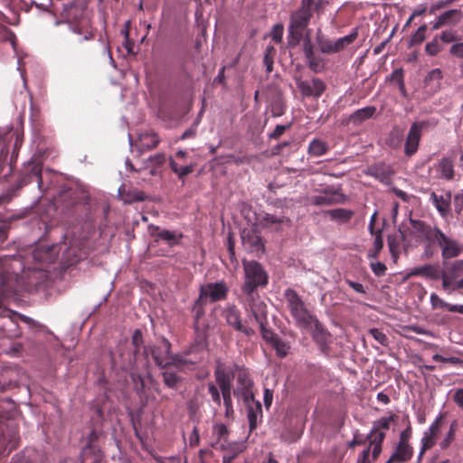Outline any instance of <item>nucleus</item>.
I'll use <instances>...</instances> for the list:
<instances>
[{"label": "nucleus", "instance_id": "1", "mask_svg": "<svg viewBox=\"0 0 463 463\" xmlns=\"http://www.w3.org/2000/svg\"><path fill=\"white\" fill-rule=\"evenodd\" d=\"M287 307L299 328H307L315 321V316L307 309L302 298L292 288H287L284 292Z\"/></svg>", "mask_w": 463, "mask_h": 463}, {"label": "nucleus", "instance_id": "2", "mask_svg": "<svg viewBox=\"0 0 463 463\" xmlns=\"http://www.w3.org/2000/svg\"><path fill=\"white\" fill-rule=\"evenodd\" d=\"M313 5L314 0H301L300 7L291 14L288 38L289 45L296 46L299 43L303 30L307 26L312 16L311 7Z\"/></svg>", "mask_w": 463, "mask_h": 463}, {"label": "nucleus", "instance_id": "3", "mask_svg": "<svg viewBox=\"0 0 463 463\" xmlns=\"http://www.w3.org/2000/svg\"><path fill=\"white\" fill-rule=\"evenodd\" d=\"M232 369H228L222 363L218 362L216 364L214 376L217 384L222 392L223 404L225 406V416L231 418L233 415V407L232 402Z\"/></svg>", "mask_w": 463, "mask_h": 463}, {"label": "nucleus", "instance_id": "4", "mask_svg": "<svg viewBox=\"0 0 463 463\" xmlns=\"http://www.w3.org/2000/svg\"><path fill=\"white\" fill-rule=\"evenodd\" d=\"M243 269L245 281L242 286L243 293H255L259 286H265L268 276L262 267L256 261H244Z\"/></svg>", "mask_w": 463, "mask_h": 463}, {"label": "nucleus", "instance_id": "5", "mask_svg": "<svg viewBox=\"0 0 463 463\" xmlns=\"http://www.w3.org/2000/svg\"><path fill=\"white\" fill-rule=\"evenodd\" d=\"M317 194L307 197L309 204L315 206H329L333 204L345 203L347 196L341 192L339 187H326L321 190H316Z\"/></svg>", "mask_w": 463, "mask_h": 463}, {"label": "nucleus", "instance_id": "6", "mask_svg": "<svg viewBox=\"0 0 463 463\" xmlns=\"http://www.w3.org/2000/svg\"><path fill=\"white\" fill-rule=\"evenodd\" d=\"M237 373L236 388L233 391L235 396L241 399L243 402H251L254 399L253 382L250 378L249 372L244 368H239L235 365Z\"/></svg>", "mask_w": 463, "mask_h": 463}, {"label": "nucleus", "instance_id": "7", "mask_svg": "<svg viewBox=\"0 0 463 463\" xmlns=\"http://www.w3.org/2000/svg\"><path fill=\"white\" fill-rule=\"evenodd\" d=\"M245 308L252 315L253 319L258 325L267 322V306L260 299L259 295L255 293H244Z\"/></svg>", "mask_w": 463, "mask_h": 463}, {"label": "nucleus", "instance_id": "8", "mask_svg": "<svg viewBox=\"0 0 463 463\" xmlns=\"http://www.w3.org/2000/svg\"><path fill=\"white\" fill-rule=\"evenodd\" d=\"M227 292L228 288L223 282L208 283L201 287L197 302L203 305L222 300L226 298Z\"/></svg>", "mask_w": 463, "mask_h": 463}, {"label": "nucleus", "instance_id": "9", "mask_svg": "<svg viewBox=\"0 0 463 463\" xmlns=\"http://www.w3.org/2000/svg\"><path fill=\"white\" fill-rule=\"evenodd\" d=\"M434 244L439 246L443 260L456 258L463 251V246L456 240L440 232Z\"/></svg>", "mask_w": 463, "mask_h": 463}, {"label": "nucleus", "instance_id": "10", "mask_svg": "<svg viewBox=\"0 0 463 463\" xmlns=\"http://www.w3.org/2000/svg\"><path fill=\"white\" fill-rule=\"evenodd\" d=\"M412 232L421 241H428L430 244H434L440 230L438 227H432L420 220H410Z\"/></svg>", "mask_w": 463, "mask_h": 463}, {"label": "nucleus", "instance_id": "11", "mask_svg": "<svg viewBox=\"0 0 463 463\" xmlns=\"http://www.w3.org/2000/svg\"><path fill=\"white\" fill-rule=\"evenodd\" d=\"M426 127V123L421 122H414L408 132L404 153L406 156H411L414 155L419 147L420 140L422 135V130Z\"/></svg>", "mask_w": 463, "mask_h": 463}, {"label": "nucleus", "instance_id": "12", "mask_svg": "<svg viewBox=\"0 0 463 463\" xmlns=\"http://www.w3.org/2000/svg\"><path fill=\"white\" fill-rule=\"evenodd\" d=\"M297 87L302 96L315 99H318L326 89V83L318 78H313L310 80H298Z\"/></svg>", "mask_w": 463, "mask_h": 463}, {"label": "nucleus", "instance_id": "13", "mask_svg": "<svg viewBox=\"0 0 463 463\" xmlns=\"http://www.w3.org/2000/svg\"><path fill=\"white\" fill-rule=\"evenodd\" d=\"M442 416L439 415L431 425L423 432L420 439V445H423V449H430L435 446L438 437L441 431Z\"/></svg>", "mask_w": 463, "mask_h": 463}, {"label": "nucleus", "instance_id": "14", "mask_svg": "<svg viewBox=\"0 0 463 463\" xmlns=\"http://www.w3.org/2000/svg\"><path fill=\"white\" fill-rule=\"evenodd\" d=\"M223 317L227 323L238 331H241L246 335H250L252 330L248 328L241 323L240 312L235 306H228L223 311Z\"/></svg>", "mask_w": 463, "mask_h": 463}, {"label": "nucleus", "instance_id": "15", "mask_svg": "<svg viewBox=\"0 0 463 463\" xmlns=\"http://www.w3.org/2000/svg\"><path fill=\"white\" fill-rule=\"evenodd\" d=\"M129 143L131 146H135L140 153H143L155 148L158 145L159 139L154 133H143L139 135L135 143L129 137Z\"/></svg>", "mask_w": 463, "mask_h": 463}, {"label": "nucleus", "instance_id": "16", "mask_svg": "<svg viewBox=\"0 0 463 463\" xmlns=\"http://www.w3.org/2000/svg\"><path fill=\"white\" fill-rule=\"evenodd\" d=\"M241 238L242 245L247 250L259 251L262 249L260 237L253 229H244Z\"/></svg>", "mask_w": 463, "mask_h": 463}, {"label": "nucleus", "instance_id": "17", "mask_svg": "<svg viewBox=\"0 0 463 463\" xmlns=\"http://www.w3.org/2000/svg\"><path fill=\"white\" fill-rule=\"evenodd\" d=\"M152 356L156 364L163 368L168 367V356L170 354V343L166 339L162 341L161 345L151 350Z\"/></svg>", "mask_w": 463, "mask_h": 463}, {"label": "nucleus", "instance_id": "18", "mask_svg": "<svg viewBox=\"0 0 463 463\" xmlns=\"http://www.w3.org/2000/svg\"><path fill=\"white\" fill-rule=\"evenodd\" d=\"M213 437L214 439L211 445L215 449L224 450L227 449L228 430L222 423H216L213 427Z\"/></svg>", "mask_w": 463, "mask_h": 463}, {"label": "nucleus", "instance_id": "19", "mask_svg": "<svg viewBox=\"0 0 463 463\" xmlns=\"http://www.w3.org/2000/svg\"><path fill=\"white\" fill-rule=\"evenodd\" d=\"M413 455V448L410 444L398 443L386 463H402L410 460Z\"/></svg>", "mask_w": 463, "mask_h": 463}, {"label": "nucleus", "instance_id": "20", "mask_svg": "<svg viewBox=\"0 0 463 463\" xmlns=\"http://www.w3.org/2000/svg\"><path fill=\"white\" fill-rule=\"evenodd\" d=\"M247 406V417L249 420L250 430H253L257 428L262 418V409L260 402L253 400L251 402H244Z\"/></svg>", "mask_w": 463, "mask_h": 463}, {"label": "nucleus", "instance_id": "21", "mask_svg": "<svg viewBox=\"0 0 463 463\" xmlns=\"http://www.w3.org/2000/svg\"><path fill=\"white\" fill-rule=\"evenodd\" d=\"M71 31L79 36L78 43L90 41L94 38V32L89 21H81L77 24L71 25Z\"/></svg>", "mask_w": 463, "mask_h": 463}, {"label": "nucleus", "instance_id": "22", "mask_svg": "<svg viewBox=\"0 0 463 463\" xmlns=\"http://www.w3.org/2000/svg\"><path fill=\"white\" fill-rule=\"evenodd\" d=\"M430 200L441 216H446L448 214L451 200L450 193H443L441 194L432 193Z\"/></svg>", "mask_w": 463, "mask_h": 463}, {"label": "nucleus", "instance_id": "23", "mask_svg": "<svg viewBox=\"0 0 463 463\" xmlns=\"http://www.w3.org/2000/svg\"><path fill=\"white\" fill-rule=\"evenodd\" d=\"M409 276H423L428 279H437L439 278V271L437 266L426 264L421 267L413 268Z\"/></svg>", "mask_w": 463, "mask_h": 463}, {"label": "nucleus", "instance_id": "24", "mask_svg": "<svg viewBox=\"0 0 463 463\" xmlns=\"http://www.w3.org/2000/svg\"><path fill=\"white\" fill-rule=\"evenodd\" d=\"M303 330H307L311 332L313 339L318 343L319 345L326 344L327 340L328 334L326 329L322 326L320 322L315 317V321L312 323V326L307 328H302Z\"/></svg>", "mask_w": 463, "mask_h": 463}, {"label": "nucleus", "instance_id": "25", "mask_svg": "<svg viewBox=\"0 0 463 463\" xmlns=\"http://www.w3.org/2000/svg\"><path fill=\"white\" fill-rule=\"evenodd\" d=\"M376 111V108L373 106L364 107L363 109L355 110L349 117V121L354 124H361L366 119L373 118Z\"/></svg>", "mask_w": 463, "mask_h": 463}, {"label": "nucleus", "instance_id": "26", "mask_svg": "<svg viewBox=\"0 0 463 463\" xmlns=\"http://www.w3.org/2000/svg\"><path fill=\"white\" fill-rule=\"evenodd\" d=\"M461 19V13L458 10L453 9L445 12L438 18V21L433 25V29H438L442 25L455 24Z\"/></svg>", "mask_w": 463, "mask_h": 463}, {"label": "nucleus", "instance_id": "27", "mask_svg": "<svg viewBox=\"0 0 463 463\" xmlns=\"http://www.w3.org/2000/svg\"><path fill=\"white\" fill-rule=\"evenodd\" d=\"M326 214L333 221L345 223L351 220L354 213L349 209L337 208L327 211Z\"/></svg>", "mask_w": 463, "mask_h": 463}, {"label": "nucleus", "instance_id": "28", "mask_svg": "<svg viewBox=\"0 0 463 463\" xmlns=\"http://www.w3.org/2000/svg\"><path fill=\"white\" fill-rule=\"evenodd\" d=\"M437 171L439 176L450 180L454 176L453 161L449 158H442L437 165Z\"/></svg>", "mask_w": 463, "mask_h": 463}, {"label": "nucleus", "instance_id": "29", "mask_svg": "<svg viewBox=\"0 0 463 463\" xmlns=\"http://www.w3.org/2000/svg\"><path fill=\"white\" fill-rule=\"evenodd\" d=\"M402 139L403 130L400 127L395 126L390 131L386 138V144L392 148H399L402 145Z\"/></svg>", "mask_w": 463, "mask_h": 463}, {"label": "nucleus", "instance_id": "30", "mask_svg": "<svg viewBox=\"0 0 463 463\" xmlns=\"http://www.w3.org/2000/svg\"><path fill=\"white\" fill-rule=\"evenodd\" d=\"M442 272L456 280L463 273V260L449 263Z\"/></svg>", "mask_w": 463, "mask_h": 463}, {"label": "nucleus", "instance_id": "31", "mask_svg": "<svg viewBox=\"0 0 463 463\" xmlns=\"http://www.w3.org/2000/svg\"><path fill=\"white\" fill-rule=\"evenodd\" d=\"M227 452L222 457V462L223 463H231L232 460L241 452H242L245 449V446L243 443H233V444H228L226 443Z\"/></svg>", "mask_w": 463, "mask_h": 463}, {"label": "nucleus", "instance_id": "32", "mask_svg": "<svg viewBox=\"0 0 463 463\" xmlns=\"http://www.w3.org/2000/svg\"><path fill=\"white\" fill-rule=\"evenodd\" d=\"M357 37V32L354 31L350 34L333 41L334 53L339 52L346 46L351 44Z\"/></svg>", "mask_w": 463, "mask_h": 463}, {"label": "nucleus", "instance_id": "33", "mask_svg": "<svg viewBox=\"0 0 463 463\" xmlns=\"http://www.w3.org/2000/svg\"><path fill=\"white\" fill-rule=\"evenodd\" d=\"M327 144L320 139H313L308 146V153L314 156H321L327 151Z\"/></svg>", "mask_w": 463, "mask_h": 463}, {"label": "nucleus", "instance_id": "34", "mask_svg": "<svg viewBox=\"0 0 463 463\" xmlns=\"http://www.w3.org/2000/svg\"><path fill=\"white\" fill-rule=\"evenodd\" d=\"M170 167L172 171L178 175L179 178H184L194 171V165L192 164L181 165L179 162L174 159H170Z\"/></svg>", "mask_w": 463, "mask_h": 463}, {"label": "nucleus", "instance_id": "35", "mask_svg": "<svg viewBox=\"0 0 463 463\" xmlns=\"http://www.w3.org/2000/svg\"><path fill=\"white\" fill-rule=\"evenodd\" d=\"M395 416L390 415L388 417H382L379 420H375L373 425V432L375 431H384L388 430L391 427V424L394 421Z\"/></svg>", "mask_w": 463, "mask_h": 463}, {"label": "nucleus", "instance_id": "36", "mask_svg": "<svg viewBox=\"0 0 463 463\" xmlns=\"http://www.w3.org/2000/svg\"><path fill=\"white\" fill-rule=\"evenodd\" d=\"M165 369L166 370L163 373L165 384L172 389L177 388V385L181 380L180 377L175 372L168 369V367Z\"/></svg>", "mask_w": 463, "mask_h": 463}, {"label": "nucleus", "instance_id": "37", "mask_svg": "<svg viewBox=\"0 0 463 463\" xmlns=\"http://www.w3.org/2000/svg\"><path fill=\"white\" fill-rule=\"evenodd\" d=\"M317 46L321 52L331 54L334 53L333 41L317 34Z\"/></svg>", "mask_w": 463, "mask_h": 463}, {"label": "nucleus", "instance_id": "38", "mask_svg": "<svg viewBox=\"0 0 463 463\" xmlns=\"http://www.w3.org/2000/svg\"><path fill=\"white\" fill-rule=\"evenodd\" d=\"M262 222L266 226L269 227H276L278 224H282L285 222H288L289 220L285 217H279L273 214L265 213L262 218Z\"/></svg>", "mask_w": 463, "mask_h": 463}, {"label": "nucleus", "instance_id": "39", "mask_svg": "<svg viewBox=\"0 0 463 463\" xmlns=\"http://www.w3.org/2000/svg\"><path fill=\"white\" fill-rule=\"evenodd\" d=\"M271 345L276 350L277 354L280 357L286 356L290 349V345L287 342L278 337L274 340Z\"/></svg>", "mask_w": 463, "mask_h": 463}, {"label": "nucleus", "instance_id": "40", "mask_svg": "<svg viewBox=\"0 0 463 463\" xmlns=\"http://www.w3.org/2000/svg\"><path fill=\"white\" fill-rule=\"evenodd\" d=\"M455 431H456V423L453 422L450 425V428H449V431L447 432L446 436L439 442V447L441 449H447L450 446L451 442L455 439Z\"/></svg>", "mask_w": 463, "mask_h": 463}, {"label": "nucleus", "instance_id": "41", "mask_svg": "<svg viewBox=\"0 0 463 463\" xmlns=\"http://www.w3.org/2000/svg\"><path fill=\"white\" fill-rule=\"evenodd\" d=\"M439 278L442 279V288L449 294L458 288L457 282L455 283V280L452 278L449 277L442 271L439 272Z\"/></svg>", "mask_w": 463, "mask_h": 463}, {"label": "nucleus", "instance_id": "42", "mask_svg": "<svg viewBox=\"0 0 463 463\" xmlns=\"http://www.w3.org/2000/svg\"><path fill=\"white\" fill-rule=\"evenodd\" d=\"M427 31L426 25H421L418 28V30L413 33L410 40V45H415L422 43L426 37L425 33Z\"/></svg>", "mask_w": 463, "mask_h": 463}, {"label": "nucleus", "instance_id": "43", "mask_svg": "<svg viewBox=\"0 0 463 463\" xmlns=\"http://www.w3.org/2000/svg\"><path fill=\"white\" fill-rule=\"evenodd\" d=\"M369 334L382 345L386 346L388 345V337L383 331L377 328H371Z\"/></svg>", "mask_w": 463, "mask_h": 463}, {"label": "nucleus", "instance_id": "44", "mask_svg": "<svg viewBox=\"0 0 463 463\" xmlns=\"http://www.w3.org/2000/svg\"><path fill=\"white\" fill-rule=\"evenodd\" d=\"M157 237L167 241L170 245L176 243L178 241L176 234L167 230L159 232Z\"/></svg>", "mask_w": 463, "mask_h": 463}, {"label": "nucleus", "instance_id": "45", "mask_svg": "<svg viewBox=\"0 0 463 463\" xmlns=\"http://www.w3.org/2000/svg\"><path fill=\"white\" fill-rule=\"evenodd\" d=\"M430 300L433 308H447L449 310V306H451V304L445 302L435 293L430 295Z\"/></svg>", "mask_w": 463, "mask_h": 463}, {"label": "nucleus", "instance_id": "46", "mask_svg": "<svg viewBox=\"0 0 463 463\" xmlns=\"http://www.w3.org/2000/svg\"><path fill=\"white\" fill-rule=\"evenodd\" d=\"M368 438L370 439V445H382V443L385 438V433H384V431L373 432V429H372Z\"/></svg>", "mask_w": 463, "mask_h": 463}, {"label": "nucleus", "instance_id": "47", "mask_svg": "<svg viewBox=\"0 0 463 463\" xmlns=\"http://www.w3.org/2000/svg\"><path fill=\"white\" fill-rule=\"evenodd\" d=\"M284 27L280 24H277L273 26L270 33L271 39L276 43H280L283 37Z\"/></svg>", "mask_w": 463, "mask_h": 463}, {"label": "nucleus", "instance_id": "48", "mask_svg": "<svg viewBox=\"0 0 463 463\" xmlns=\"http://www.w3.org/2000/svg\"><path fill=\"white\" fill-rule=\"evenodd\" d=\"M425 51L429 55H436L440 51V46L437 38L428 43L425 46Z\"/></svg>", "mask_w": 463, "mask_h": 463}, {"label": "nucleus", "instance_id": "49", "mask_svg": "<svg viewBox=\"0 0 463 463\" xmlns=\"http://www.w3.org/2000/svg\"><path fill=\"white\" fill-rule=\"evenodd\" d=\"M208 392L211 394L212 400L215 403L220 405L221 404V395H220L218 388L213 383H209L208 384Z\"/></svg>", "mask_w": 463, "mask_h": 463}, {"label": "nucleus", "instance_id": "50", "mask_svg": "<svg viewBox=\"0 0 463 463\" xmlns=\"http://www.w3.org/2000/svg\"><path fill=\"white\" fill-rule=\"evenodd\" d=\"M261 330L262 337L269 343L272 344L277 336L269 329L265 327V324L259 325Z\"/></svg>", "mask_w": 463, "mask_h": 463}, {"label": "nucleus", "instance_id": "51", "mask_svg": "<svg viewBox=\"0 0 463 463\" xmlns=\"http://www.w3.org/2000/svg\"><path fill=\"white\" fill-rule=\"evenodd\" d=\"M168 367L169 366H175L178 369L181 368V366L185 363L184 360H183L179 355H170L168 356Z\"/></svg>", "mask_w": 463, "mask_h": 463}, {"label": "nucleus", "instance_id": "52", "mask_svg": "<svg viewBox=\"0 0 463 463\" xmlns=\"http://www.w3.org/2000/svg\"><path fill=\"white\" fill-rule=\"evenodd\" d=\"M371 268L376 276L383 275L386 270L385 265L379 261L372 263Z\"/></svg>", "mask_w": 463, "mask_h": 463}, {"label": "nucleus", "instance_id": "53", "mask_svg": "<svg viewBox=\"0 0 463 463\" xmlns=\"http://www.w3.org/2000/svg\"><path fill=\"white\" fill-rule=\"evenodd\" d=\"M287 128L288 126L277 125L275 129L269 135V138L278 139L279 137L283 135Z\"/></svg>", "mask_w": 463, "mask_h": 463}, {"label": "nucleus", "instance_id": "54", "mask_svg": "<svg viewBox=\"0 0 463 463\" xmlns=\"http://www.w3.org/2000/svg\"><path fill=\"white\" fill-rule=\"evenodd\" d=\"M374 236H375L374 241H373L374 249H375L376 252H379L383 247V241L382 238V231L381 230L377 231L375 232Z\"/></svg>", "mask_w": 463, "mask_h": 463}, {"label": "nucleus", "instance_id": "55", "mask_svg": "<svg viewBox=\"0 0 463 463\" xmlns=\"http://www.w3.org/2000/svg\"><path fill=\"white\" fill-rule=\"evenodd\" d=\"M432 359L435 361V362H443V363H450V364H458L459 363V359L458 357H455V356H452V357H449V358H445L443 356H441L440 354H434L432 356Z\"/></svg>", "mask_w": 463, "mask_h": 463}, {"label": "nucleus", "instance_id": "56", "mask_svg": "<svg viewBox=\"0 0 463 463\" xmlns=\"http://www.w3.org/2000/svg\"><path fill=\"white\" fill-rule=\"evenodd\" d=\"M303 49L306 58H310L314 55L313 45L309 38L305 39Z\"/></svg>", "mask_w": 463, "mask_h": 463}, {"label": "nucleus", "instance_id": "57", "mask_svg": "<svg viewBox=\"0 0 463 463\" xmlns=\"http://www.w3.org/2000/svg\"><path fill=\"white\" fill-rule=\"evenodd\" d=\"M411 430L410 428H407L406 430H404L403 431L401 432L400 439H399L398 443L410 444L409 440L411 439Z\"/></svg>", "mask_w": 463, "mask_h": 463}, {"label": "nucleus", "instance_id": "58", "mask_svg": "<svg viewBox=\"0 0 463 463\" xmlns=\"http://www.w3.org/2000/svg\"><path fill=\"white\" fill-rule=\"evenodd\" d=\"M451 54L463 58V43L453 44L450 48Z\"/></svg>", "mask_w": 463, "mask_h": 463}, {"label": "nucleus", "instance_id": "59", "mask_svg": "<svg viewBox=\"0 0 463 463\" xmlns=\"http://www.w3.org/2000/svg\"><path fill=\"white\" fill-rule=\"evenodd\" d=\"M309 68L317 72L320 71V63L318 61L316 60L315 55L311 56L310 58H307Z\"/></svg>", "mask_w": 463, "mask_h": 463}, {"label": "nucleus", "instance_id": "60", "mask_svg": "<svg viewBox=\"0 0 463 463\" xmlns=\"http://www.w3.org/2000/svg\"><path fill=\"white\" fill-rule=\"evenodd\" d=\"M392 80L395 81L397 84L403 81V71L402 70H395L391 75Z\"/></svg>", "mask_w": 463, "mask_h": 463}, {"label": "nucleus", "instance_id": "61", "mask_svg": "<svg viewBox=\"0 0 463 463\" xmlns=\"http://www.w3.org/2000/svg\"><path fill=\"white\" fill-rule=\"evenodd\" d=\"M408 330L414 332L419 335H431V333L429 330H426L420 326H411L408 327Z\"/></svg>", "mask_w": 463, "mask_h": 463}, {"label": "nucleus", "instance_id": "62", "mask_svg": "<svg viewBox=\"0 0 463 463\" xmlns=\"http://www.w3.org/2000/svg\"><path fill=\"white\" fill-rule=\"evenodd\" d=\"M454 401L461 409H463V389H459L455 392Z\"/></svg>", "mask_w": 463, "mask_h": 463}, {"label": "nucleus", "instance_id": "63", "mask_svg": "<svg viewBox=\"0 0 463 463\" xmlns=\"http://www.w3.org/2000/svg\"><path fill=\"white\" fill-rule=\"evenodd\" d=\"M370 447L364 449L357 459V463H370L369 462Z\"/></svg>", "mask_w": 463, "mask_h": 463}, {"label": "nucleus", "instance_id": "64", "mask_svg": "<svg viewBox=\"0 0 463 463\" xmlns=\"http://www.w3.org/2000/svg\"><path fill=\"white\" fill-rule=\"evenodd\" d=\"M440 39L444 43H450L455 41L456 37L452 32H443L440 35Z\"/></svg>", "mask_w": 463, "mask_h": 463}]
</instances>
